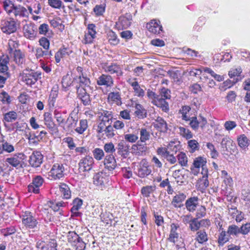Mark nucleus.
I'll return each instance as SVG.
<instances>
[{"instance_id": "nucleus-61", "label": "nucleus", "mask_w": 250, "mask_h": 250, "mask_svg": "<svg viewBox=\"0 0 250 250\" xmlns=\"http://www.w3.org/2000/svg\"><path fill=\"white\" fill-rule=\"evenodd\" d=\"M124 138L125 140L131 143H135L138 139V133H128L124 135Z\"/></svg>"}, {"instance_id": "nucleus-40", "label": "nucleus", "mask_w": 250, "mask_h": 250, "mask_svg": "<svg viewBox=\"0 0 250 250\" xmlns=\"http://www.w3.org/2000/svg\"><path fill=\"white\" fill-rule=\"evenodd\" d=\"M61 108V107H59L58 108H56L53 112L54 117L59 125H63L65 123V117L62 113L61 111L59 110V108Z\"/></svg>"}, {"instance_id": "nucleus-49", "label": "nucleus", "mask_w": 250, "mask_h": 250, "mask_svg": "<svg viewBox=\"0 0 250 250\" xmlns=\"http://www.w3.org/2000/svg\"><path fill=\"white\" fill-rule=\"evenodd\" d=\"M88 125L86 120H81L79 123V126L76 129L75 131L80 134H83L87 128Z\"/></svg>"}, {"instance_id": "nucleus-5", "label": "nucleus", "mask_w": 250, "mask_h": 250, "mask_svg": "<svg viewBox=\"0 0 250 250\" xmlns=\"http://www.w3.org/2000/svg\"><path fill=\"white\" fill-rule=\"evenodd\" d=\"M44 183L43 178L40 175L35 176L32 182L28 186V191L31 193L38 194L40 192V187Z\"/></svg>"}, {"instance_id": "nucleus-19", "label": "nucleus", "mask_w": 250, "mask_h": 250, "mask_svg": "<svg viewBox=\"0 0 250 250\" xmlns=\"http://www.w3.org/2000/svg\"><path fill=\"white\" fill-rule=\"evenodd\" d=\"M6 108L5 107H2L1 109V112L3 114V121L4 123V125L7 127V125L5 122L10 123L15 121L18 117L17 113L14 111H11L7 113H4L6 111Z\"/></svg>"}, {"instance_id": "nucleus-24", "label": "nucleus", "mask_w": 250, "mask_h": 250, "mask_svg": "<svg viewBox=\"0 0 250 250\" xmlns=\"http://www.w3.org/2000/svg\"><path fill=\"white\" fill-rule=\"evenodd\" d=\"M158 22L160 21L157 22L155 20H152L146 24V28L149 32L153 34H160L162 31V26Z\"/></svg>"}, {"instance_id": "nucleus-11", "label": "nucleus", "mask_w": 250, "mask_h": 250, "mask_svg": "<svg viewBox=\"0 0 250 250\" xmlns=\"http://www.w3.org/2000/svg\"><path fill=\"white\" fill-rule=\"evenodd\" d=\"M158 97L159 99H160V100H162L165 102L166 104L163 103V104H165V105L167 106L166 107L167 109L165 110L164 107H163V105L158 106V107L161 108L163 111L165 112H168L169 110V105L168 103L166 102V100L167 99H170V91L167 88L163 87L161 89L160 91V93L159 95H158Z\"/></svg>"}, {"instance_id": "nucleus-42", "label": "nucleus", "mask_w": 250, "mask_h": 250, "mask_svg": "<svg viewBox=\"0 0 250 250\" xmlns=\"http://www.w3.org/2000/svg\"><path fill=\"white\" fill-rule=\"evenodd\" d=\"M23 30L24 36L28 39L33 38L34 36L33 26L31 24H26L24 25Z\"/></svg>"}, {"instance_id": "nucleus-52", "label": "nucleus", "mask_w": 250, "mask_h": 250, "mask_svg": "<svg viewBox=\"0 0 250 250\" xmlns=\"http://www.w3.org/2000/svg\"><path fill=\"white\" fill-rule=\"evenodd\" d=\"M188 147L190 149V152H194L195 151L199 150V144L195 140H190L188 142Z\"/></svg>"}, {"instance_id": "nucleus-14", "label": "nucleus", "mask_w": 250, "mask_h": 250, "mask_svg": "<svg viewBox=\"0 0 250 250\" xmlns=\"http://www.w3.org/2000/svg\"><path fill=\"white\" fill-rule=\"evenodd\" d=\"M87 32L84 35V43H91L96 37V26L94 24H89L87 26Z\"/></svg>"}, {"instance_id": "nucleus-27", "label": "nucleus", "mask_w": 250, "mask_h": 250, "mask_svg": "<svg viewBox=\"0 0 250 250\" xmlns=\"http://www.w3.org/2000/svg\"><path fill=\"white\" fill-rule=\"evenodd\" d=\"M199 198L197 197H192L188 198L185 203L187 210L190 212H194L198 204Z\"/></svg>"}, {"instance_id": "nucleus-37", "label": "nucleus", "mask_w": 250, "mask_h": 250, "mask_svg": "<svg viewBox=\"0 0 250 250\" xmlns=\"http://www.w3.org/2000/svg\"><path fill=\"white\" fill-rule=\"evenodd\" d=\"M59 188L63 198L66 199L70 198L71 192L68 185L64 183H61L59 186Z\"/></svg>"}, {"instance_id": "nucleus-46", "label": "nucleus", "mask_w": 250, "mask_h": 250, "mask_svg": "<svg viewBox=\"0 0 250 250\" xmlns=\"http://www.w3.org/2000/svg\"><path fill=\"white\" fill-rule=\"evenodd\" d=\"M218 238V243L220 246H223L225 243L229 241V236L227 235V232L221 230Z\"/></svg>"}, {"instance_id": "nucleus-10", "label": "nucleus", "mask_w": 250, "mask_h": 250, "mask_svg": "<svg viewBox=\"0 0 250 250\" xmlns=\"http://www.w3.org/2000/svg\"><path fill=\"white\" fill-rule=\"evenodd\" d=\"M1 29L3 33L7 34L14 33L17 30L16 22L14 20L2 21Z\"/></svg>"}, {"instance_id": "nucleus-6", "label": "nucleus", "mask_w": 250, "mask_h": 250, "mask_svg": "<svg viewBox=\"0 0 250 250\" xmlns=\"http://www.w3.org/2000/svg\"><path fill=\"white\" fill-rule=\"evenodd\" d=\"M21 216L22 222L26 227L34 229L37 227L38 221L31 212L26 211Z\"/></svg>"}, {"instance_id": "nucleus-54", "label": "nucleus", "mask_w": 250, "mask_h": 250, "mask_svg": "<svg viewBox=\"0 0 250 250\" xmlns=\"http://www.w3.org/2000/svg\"><path fill=\"white\" fill-rule=\"evenodd\" d=\"M8 49L7 51L9 54H12L13 52H14L15 50H18L19 49H17L18 47L19 43L17 41H14L13 40H9L8 43Z\"/></svg>"}, {"instance_id": "nucleus-47", "label": "nucleus", "mask_w": 250, "mask_h": 250, "mask_svg": "<svg viewBox=\"0 0 250 250\" xmlns=\"http://www.w3.org/2000/svg\"><path fill=\"white\" fill-rule=\"evenodd\" d=\"M83 200L80 198H76L73 201V207L71 209V211L73 213H77V211L80 209L83 205Z\"/></svg>"}, {"instance_id": "nucleus-34", "label": "nucleus", "mask_w": 250, "mask_h": 250, "mask_svg": "<svg viewBox=\"0 0 250 250\" xmlns=\"http://www.w3.org/2000/svg\"><path fill=\"white\" fill-rule=\"evenodd\" d=\"M238 146L244 150H246L250 144V140L245 134H241L237 138Z\"/></svg>"}, {"instance_id": "nucleus-43", "label": "nucleus", "mask_w": 250, "mask_h": 250, "mask_svg": "<svg viewBox=\"0 0 250 250\" xmlns=\"http://www.w3.org/2000/svg\"><path fill=\"white\" fill-rule=\"evenodd\" d=\"M207 162L206 159L202 157L196 158L194 161L193 165L195 168H200L202 167V171L204 169H207L206 167Z\"/></svg>"}, {"instance_id": "nucleus-39", "label": "nucleus", "mask_w": 250, "mask_h": 250, "mask_svg": "<svg viewBox=\"0 0 250 250\" xmlns=\"http://www.w3.org/2000/svg\"><path fill=\"white\" fill-rule=\"evenodd\" d=\"M151 172L150 168L145 164L140 166L138 169L137 174L139 177L144 178L149 175Z\"/></svg>"}, {"instance_id": "nucleus-32", "label": "nucleus", "mask_w": 250, "mask_h": 250, "mask_svg": "<svg viewBox=\"0 0 250 250\" xmlns=\"http://www.w3.org/2000/svg\"><path fill=\"white\" fill-rule=\"evenodd\" d=\"M179 228V226L175 224H172L171 225V229L168 237V240L170 242L175 243L179 237V234L177 232V230Z\"/></svg>"}, {"instance_id": "nucleus-64", "label": "nucleus", "mask_w": 250, "mask_h": 250, "mask_svg": "<svg viewBox=\"0 0 250 250\" xmlns=\"http://www.w3.org/2000/svg\"><path fill=\"white\" fill-rule=\"evenodd\" d=\"M78 120L74 118L72 116H69L66 121L65 120V123L67 124V126L69 129H72L74 128L77 124Z\"/></svg>"}, {"instance_id": "nucleus-38", "label": "nucleus", "mask_w": 250, "mask_h": 250, "mask_svg": "<svg viewBox=\"0 0 250 250\" xmlns=\"http://www.w3.org/2000/svg\"><path fill=\"white\" fill-rule=\"evenodd\" d=\"M12 54H13L14 60L17 64L21 65L24 62V54L20 50H15Z\"/></svg>"}, {"instance_id": "nucleus-58", "label": "nucleus", "mask_w": 250, "mask_h": 250, "mask_svg": "<svg viewBox=\"0 0 250 250\" xmlns=\"http://www.w3.org/2000/svg\"><path fill=\"white\" fill-rule=\"evenodd\" d=\"M92 153L94 158L98 161L102 160L104 155V151L99 148H95L92 151Z\"/></svg>"}, {"instance_id": "nucleus-2", "label": "nucleus", "mask_w": 250, "mask_h": 250, "mask_svg": "<svg viewBox=\"0 0 250 250\" xmlns=\"http://www.w3.org/2000/svg\"><path fill=\"white\" fill-rule=\"evenodd\" d=\"M26 156L22 152H19L11 155L6 159L7 164L16 168L22 167Z\"/></svg>"}, {"instance_id": "nucleus-16", "label": "nucleus", "mask_w": 250, "mask_h": 250, "mask_svg": "<svg viewBox=\"0 0 250 250\" xmlns=\"http://www.w3.org/2000/svg\"><path fill=\"white\" fill-rule=\"evenodd\" d=\"M127 83L132 87L134 95L138 97H143L145 95V91L139 85L136 79H129L127 80Z\"/></svg>"}, {"instance_id": "nucleus-13", "label": "nucleus", "mask_w": 250, "mask_h": 250, "mask_svg": "<svg viewBox=\"0 0 250 250\" xmlns=\"http://www.w3.org/2000/svg\"><path fill=\"white\" fill-rule=\"evenodd\" d=\"M97 83L99 86L111 87L113 85L114 81L113 78L110 75L103 74L98 78Z\"/></svg>"}, {"instance_id": "nucleus-7", "label": "nucleus", "mask_w": 250, "mask_h": 250, "mask_svg": "<svg viewBox=\"0 0 250 250\" xmlns=\"http://www.w3.org/2000/svg\"><path fill=\"white\" fill-rule=\"evenodd\" d=\"M104 72L110 74H116L117 76H122L123 72L120 65L116 63H105L103 65Z\"/></svg>"}, {"instance_id": "nucleus-33", "label": "nucleus", "mask_w": 250, "mask_h": 250, "mask_svg": "<svg viewBox=\"0 0 250 250\" xmlns=\"http://www.w3.org/2000/svg\"><path fill=\"white\" fill-rule=\"evenodd\" d=\"M35 56L38 59H40L42 58L48 59L52 56V54L51 51L43 50L42 48L37 47L36 48L35 50Z\"/></svg>"}, {"instance_id": "nucleus-4", "label": "nucleus", "mask_w": 250, "mask_h": 250, "mask_svg": "<svg viewBox=\"0 0 250 250\" xmlns=\"http://www.w3.org/2000/svg\"><path fill=\"white\" fill-rule=\"evenodd\" d=\"M113 119V116L111 111L104 110L100 112L97 129L108 125H112Z\"/></svg>"}, {"instance_id": "nucleus-21", "label": "nucleus", "mask_w": 250, "mask_h": 250, "mask_svg": "<svg viewBox=\"0 0 250 250\" xmlns=\"http://www.w3.org/2000/svg\"><path fill=\"white\" fill-rule=\"evenodd\" d=\"M14 151L15 147L12 144L4 139L0 140V154H2L4 152L10 153Z\"/></svg>"}, {"instance_id": "nucleus-35", "label": "nucleus", "mask_w": 250, "mask_h": 250, "mask_svg": "<svg viewBox=\"0 0 250 250\" xmlns=\"http://www.w3.org/2000/svg\"><path fill=\"white\" fill-rule=\"evenodd\" d=\"M135 114L140 119H144L146 117V111L144 107L140 104L135 103Z\"/></svg>"}, {"instance_id": "nucleus-36", "label": "nucleus", "mask_w": 250, "mask_h": 250, "mask_svg": "<svg viewBox=\"0 0 250 250\" xmlns=\"http://www.w3.org/2000/svg\"><path fill=\"white\" fill-rule=\"evenodd\" d=\"M208 169H204L202 171L201 173L203 175L202 178H201L199 181V187L203 189L206 188L209 185V182L208 179Z\"/></svg>"}, {"instance_id": "nucleus-15", "label": "nucleus", "mask_w": 250, "mask_h": 250, "mask_svg": "<svg viewBox=\"0 0 250 250\" xmlns=\"http://www.w3.org/2000/svg\"><path fill=\"white\" fill-rule=\"evenodd\" d=\"M43 156L39 151L32 153L29 157V163L30 165L35 167H39L42 162Z\"/></svg>"}, {"instance_id": "nucleus-53", "label": "nucleus", "mask_w": 250, "mask_h": 250, "mask_svg": "<svg viewBox=\"0 0 250 250\" xmlns=\"http://www.w3.org/2000/svg\"><path fill=\"white\" fill-rule=\"evenodd\" d=\"M3 7L6 12L10 15L13 14V11H14L15 6L11 1L7 0L3 2Z\"/></svg>"}, {"instance_id": "nucleus-44", "label": "nucleus", "mask_w": 250, "mask_h": 250, "mask_svg": "<svg viewBox=\"0 0 250 250\" xmlns=\"http://www.w3.org/2000/svg\"><path fill=\"white\" fill-rule=\"evenodd\" d=\"M178 129L180 135L186 139L188 140L193 137L192 133L188 129L180 126L178 127Z\"/></svg>"}, {"instance_id": "nucleus-45", "label": "nucleus", "mask_w": 250, "mask_h": 250, "mask_svg": "<svg viewBox=\"0 0 250 250\" xmlns=\"http://www.w3.org/2000/svg\"><path fill=\"white\" fill-rule=\"evenodd\" d=\"M107 35L108 42L111 44L115 45L119 42V40L118 39L116 34L113 31H109Z\"/></svg>"}, {"instance_id": "nucleus-28", "label": "nucleus", "mask_w": 250, "mask_h": 250, "mask_svg": "<svg viewBox=\"0 0 250 250\" xmlns=\"http://www.w3.org/2000/svg\"><path fill=\"white\" fill-rule=\"evenodd\" d=\"M154 127L157 128L161 132H165L167 130V125L164 119L161 117H158L153 123Z\"/></svg>"}, {"instance_id": "nucleus-51", "label": "nucleus", "mask_w": 250, "mask_h": 250, "mask_svg": "<svg viewBox=\"0 0 250 250\" xmlns=\"http://www.w3.org/2000/svg\"><path fill=\"white\" fill-rule=\"evenodd\" d=\"M155 189V187L153 186H147L142 188L141 193L146 197H148Z\"/></svg>"}, {"instance_id": "nucleus-29", "label": "nucleus", "mask_w": 250, "mask_h": 250, "mask_svg": "<svg viewBox=\"0 0 250 250\" xmlns=\"http://www.w3.org/2000/svg\"><path fill=\"white\" fill-rule=\"evenodd\" d=\"M146 144H141L139 142L136 144L133 145L131 148L132 153L137 155H142L146 151Z\"/></svg>"}, {"instance_id": "nucleus-1", "label": "nucleus", "mask_w": 250, "mask_h": 250, "mask_svg": "<svg viewBox=\"0 0 250 250\" xmlns=\"http://www.w3.org/2000/svg\"><path fill=\"white\" fill-rule=\"evenodd\" d=\"M42 73L33 70H24L22 74V80L26 85L32 86L41 78Z\"/></svg>"}, {"instance_id": "nucleus-20", "label": "nucleus", "mask_w": 250, "mask_h": 250, "mask_svg": "<svg viewBox=\"0 0 250 250\" xmlns=\"http://www.w3.org/2000/svg\"><path fill=\"white\" fill-rule=\"evenodd\" d=\"M118 153L124 158H126L129 154V146L124 141L119 142L117 146Z\"/></svg>"}, {"instance_id": "nucleus-31", "label": "nucleus", "mask_w": 250, "mask_h": 250, "mask_svg": "<svg viewBox=\"0 0 250 250\" xmlns=\"http://www.w3.org/2000/svg\"><path fill=\"white\" fill-rule=\"evenodd\" d=\"M71 52L67 48H60L55 54V58L57 63L60 62L61 59L65 57L66 56H68Z\"/></svg>"}, {"instance_id": "nucleus-55", "label": "nucleus", "mask_w": 250, "mask_h": 250, "mask_svg": "<svg viewBox=\"0 0 250 250\" xmlns=\"http://www.w3.org/2000/svg\"><path fill=\"white\" fill-rule=\"evenodd\" d=\"M79 79L80 83V86L79 87H83V86H89L90 84V81L86 76H84L83 73L82 75H79Z\"/></svg>"}, {"instance_id": "nucleus-12", "label": "nucleus", "mask_w": 250, "mask_h": 250, "mask_svg": "<svg viewBox=\"0 0 250 250\" xmlns=\"http://www.w3.org/2000/svg\"><path fill=\"white\" fill-rule=\"evenodd\" d=\"M77 96L85 106L90 104L91 100L89 95L83 87L77 86Z\"/></svg>"}, {"instance_id": "nucleus-3", "label": "nucleus", "mask_w": 250, "mask_h": 250, "mask_svg": "<svg viewBox=\"0 0 250 250\" xmlns=\"http://www.w3.org/2000/svg\"><path fill=\"white\" fill-rule=\"evenodd\" d=\"M94 165L93 158L90 156H86L82 158L79 162V171L85 175L92 169Z\"/></svg>"}, {"instance_id": "nucleus-59", "label": "nucleus", "mask_w": 250, "mask_h": 250, "mask_svg": "<svg viewBox=\"0 0 250 250\" xmlns=\"http://www.w3.org/2000/svg\"><path fill=\"white\" fill-rule=\"evenodd\" d=\"M196 240L200 243H203L208 240V236L204 230H200L197 232Z\"/></svg>"}, {"instance_id": "nucleus-17", "label": "nucleus", "mask_w": 250, "mask_h": 250, "mask_svg": "<svg viewBox=\"0 0 250 250\" xmlns=\"http://www.w3.org/2000/svg\"><path fill=\"white\" fill-rule=\"evenodd\" d=\"M12 14L15 16L16 19L18 20L21 18H28L29 12L25 7L21 5H18L15 6Z\"/></svg>"}, {"instance_id": "nucleus-50", "label": "nucleus", "mask_w": 250, "mask_h": 250, "mask_svg": "<svg viewBox=\"0 0 250 250\" xmlns=\"http://www.w3.org/2000/svg\"><path fill=\"white\" fill-rule=\"evenodd\" d=\"M67 238L68 242L74 246L80 236L74 231H69L67 234Z\"/></svg>"}, {"instance_id": "nucleus-63", "label": "nucleus", "mask_w": 250, "mask_h": 250, "mask_svg": "<svg viewBox=\"0 0 250 250\" xmlns=\"http://www.w3.org/2000/svg\"><path fill=\"white\" fill-rule=\"evenodd\" d=\"M189 228L193 231H197L200 229V222L198 221V218H194L191 220Z\"/></svg>"}, {"instance_id": "nucleus-41", "label": "nucleus", "mask_w": 250, "mask_h": 250, "mask_svg": "<svg viewBox=\"0 0 250 250\" xmlns=\"http://www.w3.org/2000/svg\"><path fill=\"white\" fill-rule=\"evenodd\" d=\"M120 95L119 92H110L108 95V100L112 104L115 103L117 105L122 104Z\"/></svg>"}, {"instance_id": "nucleus-9", "label": "nucleus", "mask_w": 250, "mask_h": 250, "mask_svg": "<svg viewBox=\"0 0 250 250\" xmlns=\"http://www.w3.org/2000/svg\"><path fill=\"white\" fill-rule=\"evenodd\" d=\"M93 179V184L102 189L108 182L109 177L105 173L99 172L94 175Z\"/></svg>"}, {"instance_id": "nucleus-23", "label": "nucleus", "mask_w": 250, "mask_h": 250, "mask_svg": "<svg viewBox=\"0 0 250 250\" xmlns=\"http://www.w3.org/2000/svg\"><path fill=\"white\" fill-rule=\"evenodd\" d=\"M43 116L44 123L47 128L52 131H54L56 125L53 121L51 113L45 112L44 113Z\"/></svg>"}, {"instance_id": "nucleus-56", "label": "nucleus", "mask_w": 250, "mask_h": 250, "mask_svg": "<svg viewBox=\"0 0 250 250\" xmlns=\"http://www.w3.org/2000/svg\"><path fill=\"white\" fill-rule=\"evenodd\" d=\"M177 159L181 166L186 167L188 165V158L184 152H181L179 153L177 155Z\"/></svg>"}, {"instance_id": "nucleus-26", "label": "nucleus", "mask_w": 250, "mask_h": 250, "mask_svg": "<svg viewBox=\"0 0 250 250\" xmlns=\"http://www.w3.org/2000/svg\"><path fill=\"white\" fill-rule=\"evenodd\" d=\"M58 95V91L55 88L51 90L48 99V105L50 109L57 108L55 103Z\"/></svg>"}, {"instance_id": "nucleus-48", "label": "nucleus", "mask_w": 250, "mask_h": 250, "mask_svg": "<svg viewBox=\"0 0 250 250\" xmlns=\"http://www.w3.org/2000/svg\"><path fill=\"white\" fill-rule=\"evenodd\" d=\"M140 141L142 143H145L149 139L150 137L149 132L145 127L140 129Z\"/></svg>"}, {"instance_id": "nucleus-60", "label": "nucleus", "mask_w": 250, "mask_h": 250, "mask_svg": "<svg viewBox=\"0 0 250 250\" xmlns=\"http://www.w3.org/2000/svg\"><path fill=\"white\" fill-rule=\"evenodd\" d=\"M227 233L229 235H237L240 233V228L235 225H230L228 227Z\"/></svg>"}, {"instance_id": "nucleus-57", "label": "nucleus", "mask_w": 250, "mask_h": 250, "mask_svg": "<svg viewBox=\"0 0 250 250\" xmlns=\"http://www.w3.org/2000/svg\"><path fill=\"white\" fill-rule=\"evenodd\" d=\"M105 10V5H96L93 8V12L96 16H101L103 15Z\"/></svg>"}, {"instance_id": "nucleus-18", "label": "nucleus", "mask_w": 250, "mask_h": 250, "mask_svg": "<svg viewBox=\"0 0 250 250\" xmlns=\"http://www.w3.org/2000/svg\"><path fill=\"white\" fill-rule=\"evenodd\" d=\"M147 96L149 99L151 100V103L155 105L158 107V106L163 105V107H164L166 110L167 106L165 104H163V103L166 104L165 102L162 100L159 99L158 95H157L155 92H153L150 89H148L147 91Z\"/></svg>"}, {"instance_id": "nucleus-30", "label": "nucleus", "mask_w": 250, "mask_h": 250, "mask_svg": "<svg viewBox=\"0 0 250 250\" xmlns=\"http://www.w3.org/2000/svg\"><path fill=\"white\" fill-rule=\"evenodd\" d=\"M186 198V195L183 193H179L174 196L172 201V204L175 208H181L182 202Z\"/></svg>"}, {"instance_id": "nucleus-8", "label": "nucleus", "mask_w": 250, "mask_h": 250, "mask_svg": "<svg viewBox=\"0 0 250 250\" xmlns=\"http://www.w3.org/2000/svg\"><path fill=\"white\" fill-rule=\"evenodd\" d=\"M64 168L62 164H55L48 172V176L54 180L60 179L64 177Z\"/></svg>"}, {"instance_id": "nucleus-22", "label": "nucleus", "mask_w": 250, "mask_h": 250, "mask_svg": "<svg viewBox=\"0 0 250 250\" xmlns=\"http://www.w3.org/2000/svg\"><path fill=\"white\" fill-rule=\"evenodd\" d=\"M111 125H108L104 127L97 129L99 134H104L108 138H113L116 135V130Z\"/></svg>"}, {"instance_id": "nucleus-25", "label": "nucleus", "mask_w": 250, "mask_h": 250, "mask_svg": "<svg viewBox=\"0 0 250 250\" xmlns=\"http://www.w3.org/2000/svg\"><path fill=\"white\" fill-rule=\"evenodd\" d=\"M104 165L105 167L109 170H112L115 168L117 163L113 154L107 155L105 156L104 160Z\"/></svg>"}, {"instance_id": "nucleus-62", "label": "nucleus", "mask_w": 250, "mask_h": 250, "mask_svg": "<svg viewBox=\"0 0 250 250\" xmlns=\"http://www.w3.org/2000/svg\"><path fill=\"white\" fill-rule=\"evenodd\" d=\"M0 100L3 104H9L11 103V97L5 91H2L0 93Z\"/></svg>"}]
</instances>
